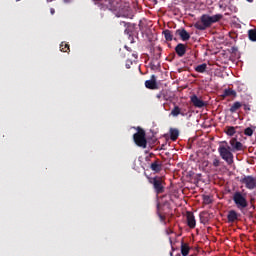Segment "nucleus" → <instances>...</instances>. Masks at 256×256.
<instances>
[{
	"label": "nucleus",
	"instance_id": "obj_19",
	"mask_svg": "<svg viewBox=\"0 0 256 256\" xmlns=\"http://www.w3.org/2000/svg\"><path fill=\"white\" fill-rule=\"evenodd\" d=\"M156 99L158 101H169V97L167 96V91L162 90L158 94H156Z\"/></svg>",
	"mask_w": 256,
	"mask_h": 256
},
{
	"label": "nucleus",
	"instance_id": "obj_18",
	"mask_svg": "<svg viewBox=\"0 0 256 256\" xmlns=\"http://www.w3.org/2000/svg\"><path fill=\"white\" fill-rule=\"evenodd\" d=\"M172 117H179V115H182V117H185V113L181 112V108L177 105L174 106V108L171 110Z\"/></svg>",
	"mask_w": 256,
	"mask_h": 256
},
{
	"label": "nucleus",
	"instance_id": "obj_39",
	"mask_svg": "<svg viewBox=\"0 0 256 256\" xmlns=\"http://www.w3.org/2000/svg\"><path fill=\"white\" fill-rule=\"evenodd\" d=\"M246 1H248V3H253V0H246Z\"/></svg>",
	"mask_w": 256,
	"mask_h": 256
},
{
	"label": "nucleus",
	"instance_id": "obj_25",
	"mask_svg": "<svg viewBox=\"0 0 256 256\" xmlns=\"http://www.w3.org/2000/svg\"><path fill=\"white\" fill-rule=\"evenodd\" d=\"M196 73H205L207 71V64L203 63L194 68Z\"/></svg>",
	"mask_w": 256,
	"mask_h": 256
},
{
	"label": "nucleus",
	"instance_id": "obj_27",
	"mask_svg": "<svg viewBox=\"0 0 256 256\" xmlns=\"http://www.w3.org/2000/svg\"><path fill=\"white\" fill-rule=\"evenodd\" d=\"M255 129H256L255 126H254L253 128L247 127V128L244 130V135H246L247 137H253V133H255Z\"/></svg>",
	"mask_w": 256,
	"mask_h": 256
},
{
	"label": "nucleus",
	"instance_id": "obj_8",
	"mask_svg": "<svg viewBox=\"0 0 256 256\" xmlns=\"http://www.w3.org/2000/svg\"><path fill=\"white\" fill-rule=\"evenodd\" d=\"M145 87L146 89H159V86L157 85V77H155V75L151 76L150 80H146L145 81Z\"/></svg>",
	"mask_w": 256,
	"mask_h": 256
},
{
	"label": "nucleus",
	"instance_id": "obj_3",
	"mask_svg": "<svg viewBox=\"0 0 256 256\" xmlns=\"http://www.w3.org/2000/svg\"><path fill=\"white\" fill-rule=\"evenodd\" d=\"M148 179L149 183L153 185V189L156 195H161L165 193V180H163V177L155 176Z\"/></svg>",
	"mask_w": 256,
	"mask_h": 256
},
{
	"label": "nucleus",
	"instance_id": "obj_16",
	"mask_svg": "<svg viewBox=\"0 0 256 256\" xmlns=\"http://www.w3.org/2000/svg\"><path fill=\"white\" fill-rule=\"evenodd\" d=\"M221 97L222 99H225L226 97H237V92L233 89H225Z\"/></svg>",
	"mask_w": 256,
	"mask_h": 256
},
{
	"label": "nucleus",
	"instance_id": "obj_36",
	"mask_svg": "<svg viewBox=\"0 0 256 256\" xmlns=\"http://www.w3.org/2000/svg\"><path fill=\"white\" fill-rule=\"evenodd\" d=\"M166 233H167V235H172L173 230H171V229H167V230H166Z\"/></svg>",
	"mask_w": 256,
	"mask_h": 256
},
{
	"label": "nucleus",
	"instance_id": "obj_21",
	"mask_svg": "<svg viewBox=\"0 0 256 256\" xmlns=\"http://www.w3.org/2000/svg\"><path fill=\"white\" fill-rule=\"evenodd\" d=\"M200 223H202L203 225H207V223H209V213L208 212H201L200 215Z\"/></svg>",
	"mask_w": 256,
	"mask_h": 256
},
{
	"label": "nucleus",
	"instance_id": "obj_6",
	"mask_svg": "<svg viewBox=\"0 0 256 256\" xmlns=\"http://www.w3.org/2000/svg\"><path fill=\"white\" fill-rule=\"evenodd\" d=\"M240 183L245 185L246 189H249L250 191L256 189V178L251 175L241 178Z\"/></svg>",
	"mask_w": 256,
	"mask_h": 256
},
{
	"label": "nucleus",
	"instance_id": "obj_4",
	"mask_svg": "<svg viewBox=\"0 0 256 256\" xmlns=\"http://www.w3.org/2000/svg\"><path fill=\"white\" fill-rule=\"evenodd\" d=\"M134 143L138 147H142V149H147V138L145 134V130L142 128H138L137 133L133 135Z\"/></svg>",
	"mask_w": 256,
	"mask_h": 256
},
{
	"label": "nucleus",
	"instance_id": "obj_24",
	"mask_svg": "<svg viewBox=\"0 0 256 256\" xmlns=\"http://www.w3.org/2000/svg\"><path fill=\"white\" fill-rule=\"evenodd\" d=\"M162 35H164V38L166 39V41L173 40V32H171V30L169 29L163 30Z\"/></svg>",
	"mask_w": 256,
	"mask_h": 256
},
{
	"label": "nucleus",
	"instance_id": "obj_40",
	"mask_svg": "<svg viewBox=\"0 0 256 256\" xmlns=\"http://www.w3.org/2000/svg\"><path fill=\"white\" fill-rule=\"evenodd\" d=\"M133 57H135V59H137V55L133 54Z\"/></svg>",
	"mask_w": 256,
	"mask_h": 256
},
{
	"label": "nucleus",
	"instance_id": "obj_34",
	"mask_svg": "<svg viewBox=\"0 0 256 256\" xmlns=\"http://www.w3.org/2000/svg\"><path fill=\"white\" fill-rule=\"evenodd\" d=\"M244 111H250L251 110V106H249V104H244Z\"/></svg>",
	"mask_w": 256,
	"mask_h": 256
},
{
	"label": "nucleus",
	"instance_id": "obj_9",
	"mask_svg": "<svg viewBox=\"0 0 256 256\" xmlns=\"http://www.w3.org/2000/svg\"><path fill=\"white\" fill-rule=\"evenodd\" d=\"M186 219L188 227H190V229H195L197 221L195 220V215L193 214V212H187Z\"/></svg>",
	"mask_w": 256,
	"mask_h": 256
},
{
	"label": "nucleus",
	"instance_id": "obj_17",
	"mask_svg": "<svg viewBox=\"0 0 256 256\" xmlns=\"http://www.w3.org/2000/svg\"><path fill=\"white\" fill-rule=\"evenodd\" d=\"M242 107H243V103L236 101L232 104L229 111L230 113H237V111H239V109H241Z\"/></svg>",
	"mask_w": 256,
	"mask_h": 256
},
{
	"label": "nucleus",
	"instance_id": "obj_28",
	"mask_svg": "<svg viewBox=\"0 0 256 256\" xmlns=\"http://www.w3.org/2000/svg\"><path fill=\"white\" fill-rule=\"evenodd\" d=\"M60 51H62V53H69V51H70L69 44L62 42L60 44Z\"/></svg>",
	"mask_w": 256,
	"mask_h": 256
},
{
	"label": "nucleus",
	"instance_id": "obj_35",
	"mask_svg": "<svg viewBox=\"0 0 256 256\" xmlns=\"http://www.w3.org/2000/svg\"><path fill=\"white\" fill-rule=\"evenodd\" d=\"M125 11L129 13L131 11V7H129V3H125Z\"/></svg>",
	"mask_w": 256,
	"mask_h": 256
},
{
	"label": "nucleus",
	"instance_id": "obj_12",
	"mask_svg": "<svg viewBox=\"0 0 256 256\" xmlns=\"http://www.w3.org/2000/svg\"><path fill=\"white\" fill-rule=\"evenodd\" d=\"M190 101L194 105V107H198L199 109L205 107V102L201 100L199 97H197V95H192L190 97Z\"/></svg>",
	"mask_w": 256,
	"mask_h": 256
},
{
	"label": "nucleus",
	"instance_id": "obj_11",
	"mask_svg": "<svg viewBox=\"0 0 256 256\" xmlns=\"http://www.w3.org/2000/svg\"><path fill=\"white\" fill-rule=\"evenodd\" d=\"M150 169L151 171H154V173H161L163 169V164L159 159H156L154 162L151 163Z\"/></svg>",
	"mask_w": 256,
	"mask_h": 256
},
{
	"label": "nucleus",
	"instance_id": "obj_31",
	"mask_svg": "<svg viewBox=\"0 0 256 256\" xmlns=\"http://www.w3.org/2000/svg\"><path fill=\"white\" fill-rule=\"evenodd\" d=\"M213 167H219L221 165V160L219 158L215 157L212 162Z\"/></svg>",
	"mask_w": 256,
	"mask_h": 256
},
{
	"label": "nucleus",
	"instance_id": "obj_32",
	"mask_svg": "<svg viewBox=\"0 0 256 256\" xmlns=\"http://www.w3.org/2000/svg\"><path fill=\"white\" fill-rule=\"evenodd\" d=\"M120 26L125 28V33H127V27H129V23L125 22V21H121L120 22Z\"/></svg>",
	"mask_w": 256,
	"mask_h": 256
},
{
	"label": "nucleus",
	"instance_id": "obj_29",
	"mask_svg": "<svg viewBox=\"0 0 256 256\" xmlns=\"http://www.w3.org/2000/svg\"><path fill=\"white\" fill-rule=\"evenodd\" d=\"M248 36H249L250 41H256V29L249 30Z\"/></svg>",
	"mask_w": 256,
	"mask_h": 256
},
{
	"label": "nucleus",
	"instance_id": "obj_33",
	"mask_svg": "<svg viewBox=\"0 0 256 256\" xmlns=\"http://www.w3.org/2000/svg\"><path fill=\"white\" fill-rule=\"evenodd\" d=\"M131 65H133V61L127 60L126 61V69H131Z\"/></svg>",
	"mask_w": 256,
	"mask_h": 256
},
{
	"label": "nucleus",
	"instance_id": "obj_15",
	"mask_svg": "<svg viewBox=\"0 0 256 256\" xmlns=\"http://www.w3.org/2000/svg\"><path fill=\"white\" fill-rule=\"evenodd\" d=\"M181 255L183 256H187L189 255V252L191 251V247L189 246V244L185 243V242H181Z\"/></svg>",
	"mask_w": 256,
	"mask_h": 256
},
{
	"label": "nucleus",
	"instance_id": "obj_41",
	"mask_svg": "<svg viewBox=\"0 0 256 256\" xmlns=\"http://www.w3.org/2000/svg\"><path fill=\"white\" fill-rule=\"evenodd\" d=\"M176 256H181V254H177Z\"/></svg>",
	"mask_w": 256,
	"mask_h": 256
},
{
	"label": "nucleus",
	"instance_id": "obj_38",
	"mask_svg": "<svg viewBox=\"0 0 256 256\" xmlns=\"http://www.w3.org/2000/svg\"><path fill=\"white\" fill-rule=\"evenodd\" d=\"M237 51V47H232V53H235Z\"/></svg>",
	"mask_w": 256,
	"mask_h": 256
},
{
	"label": "nucleus",
	"instance_id": "obj_10",
	"mask_svg": "<svg viewBox=\"0 0 256 256\" xmlns=\"http://www.w3.org/2000/svg\"><path fill=\"white\" fill-rule=\"evenodd\" d=\"M175 35H179L182 41H189V39H191V34H189L185 28L176 30Z\"/></svg>",
	"mask_w": 256,
	"mask_h": 256
},
{
	"label": "nucleus",
	"instance_id": "obj_20",
	"mask_svg": "<svg viewBox=\"0 0 256 256\" xmlns=\"http://www.w3.org/2000/svg\"><path fill=\"white\" fill-rule=\"evenodd\" d=\"M169 133H170L171 141H175L176 139H179V129L170 128Z\"/></svg>",
	"mask_w": 256,
	"mask_h": 256
},
{
	"label": "nucleus",
	"instance_id": "obj_37",
	"mask_svg": "<svg viewBox=\"0 0 256 256\" xmlns=\"http://www.w3.org/2000/svg\"><path fill=\"white\" fill-rule=\"evenodd\" d=\"M51 15H55V10L53 8L50 9Z\"/></svg>",
	"mask_w": 256,
	"mask_h": 256
},
{
	"label": "nucleus",
	"instance_id": "obj_22",
	"mask_svg": "<svg viewBox=\"0 0 256 256\" xmlns=\"http://www.w3.org/2000/svg\"><path fill=\"white\" fill-rule=\"evenodd\" d=\"M225 133L229 137H233V135H235V133H237V130L235 129L234 126H226Z\"/></svg>",
	"mask_w": 256,
	"mask_h": 256
},
{
	"label": "nucleus",
	"instance_id": "obj_1",
	"mask_svg": "<svg viewBox=\"0 0 256 256\" xmlns=\"http://www.w3.org/2000/svg\"><path fill=\"white\" fill-rule=\"evenodd\" d=\"M218 153L221 159H223V161H225L227 165H233L235 159L233 153L235 152L232 150L231 146H229V143H227V141L221 142L218 147Z\"/></svg>",
	"mask_w": 256,
	"mask_h": 256
},
{
	"label": "nucleus",
	"instance_id": "obj_7",
	"mask_svg": "<svg viewBox=\"0 0 256 256\" xmlns=\"http://www.w3.org/2000/svg\"><path fill=\"white\" fill-rule=\"evenodd\" d=\"M229 144L234 153L235 151H243V143L237 141V138L230 139Z\"/></svg>",
	"mask_w": 256,
	"mask_h": 256
},
{
	"label": "nucleus",
	"instance_id": "obj_30",
	"mask_svg": "<svg viewBox=\"0 0 256 256\" xmlns=\"http://www.w3.org/2000/svg\"><path fill=\"white\" fill-rule=\"evenodd\" d=\"M203 203H204V205H211V203H213V199H211V196H209V195H204Z\"/></svg>",
	"mask_w": 256,
	"mask_h": 256
},
{
	"label": "nucleus",
	"instance_id": "obj_14",
	"mask_svg": "<svg viewBox=\"0 0 256 256\" xmlns=\"http://www.w3.org/2000/svg\"><path fill=\"white\" fill-rule=\"evenodd\" d=\"M239 213L235 210H230L227 215L228 223H235V221H239Z\"/></svg>",
	"mask_w": 256,
	"mask_h": 256
},
{
	"label": "nucleus",
	"instance_id": "obj_2",
	"mask_svg": "<svg viewBox=\"0 0 256 256\" xmlns=\"http://www.w3.org/2000/svg\"><path fill=\"white\" fill-rule=\"evenodd\" d=\"M232 201L238 211H245L249 207V200H247V194L237 190L232 195Z\"/></svg>",
	"mask_w": 256,
	"mask_h": 256
},
{
	"label": "nucleus",
	"instance_id": "obj_23",
	"mask_svg": "<svg viewBox=\"0 0 256 256\" xmlns=\"http://www.w3.org/2000/svg\"><path fill=\"white\" fill-rule=\"evenodd\" d=\"M157 215H158L161 223H164V225H166L167 224V222H165L166 217H165V215L161 214V204L160 203L157 204Z\"/></svg>",
	"mask_w": 256,
	"mask_h": 256
},
{
	"label": "nucleus",
	"instance_id": "obj_26",
	"mask_svg": "<svg viewBox=\"0 0 256 256\" xmlns=\"http://www.w3.org/2000/svg\"><path fill=\"white\" fill-rule=\"evenodd\" d=\"M221 19H223V15L222 14H215L213 16H210V21L213 25V23H219V21H221Z\"/></svg>",
	"mask_w": 256,
	"mask_h": 256
},
{
	"label": "nucleus",
	"instance_id": "obj_13",
	"mask_svg": "<svg viewBox=\"0 0 256 256\" xmlns=\"http://www.w3.org/2000/svg\"><path fill=\"white\" fill-rule=\"evenodd\" d=\"M175 51H176V55H178V57H183V56H185V53H187V45H185L183 43H179L175 47Z\"/></svg>",
	"mask_w": 256,
	"mask_h": 256
},
{
	"label": "nucleus",
	"instance_id": "obj_5",
	"mask_svg": "<svg viewBox=\"0 0 256 256\" xmlns=\"http://www.w3.org/2000/svg\"><path fill=\"white\" fill-rule=\"evenodd\" d=\"M211 16L207 14H203L200 17V22H196L194 27L195 29H198V31H205V29H209L211 27Z\"/></svg>",
	"mask_w": 256,
	"mask_h": 256
}]
</instances>
